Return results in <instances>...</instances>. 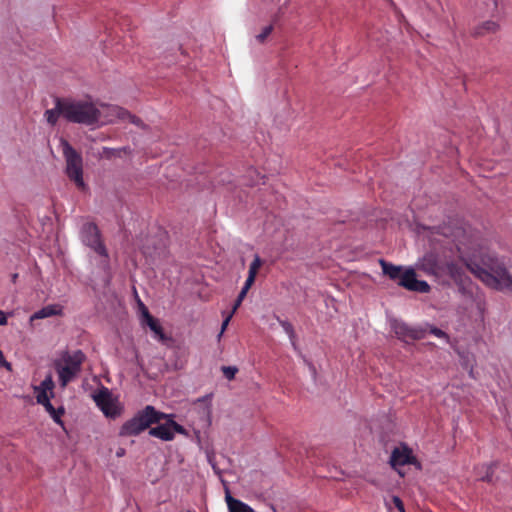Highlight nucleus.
Listing matches in <instances>:
<instances>
[{
    "mask_svg": "<svg viewBox=\"0 0 512 512\" xmlns=\"http://www.w3.org/2000/svg\"><path fill=\"white\" fill-rule=\"evenodd\" d=\"M466 267L488 287L512 292V275L497 257L485 254L479 261H466Z\"/></svg>",
    "mask_w": 512,
    "mask_h": 512,
    "instance_id": "obj_1",
    "label": "nucleus"
},
{
    "mask_svg": "<svg viewBox=\"0 0 512 512\" xmlns=\"http://www.w3.org/2000/svg\"><path fill=\"white\" fill-rule=\"evenodd\" d=\"M63 104L64 98H56L55 99V107L53 109H48L44 113V117L48 124L51 126L56 125L58 118L62 116L64 118L63 112Z\"/></svg>",
    "mask_w": 512,
    "mask_h": 512,
    "instance_id": "obj_16",
    "label": "nucleus"
},
{
    "mask_svg": "<svg viewBox=\"0 0 512 512\" xmlns=\"http://www.w3.org/2000/svg\"><path fill=\"white\" fill-rule=\"evenodd\" d=\"M232 313H230L225 319L224 321L222 322V325H221V331L220 333L218 334V338H220L223 334V332L225 331V329L227 328L228 324H229V321L232 317Z\"/></svg>",
    "mask_w": 512,
    "mask_h": 512,
    "instance_id": "obj_35",
    "label": "nucleus"
},
{
    "mask_svg": "<svg viewBox=\"0 0 512 512\" xmlns=\"http://www.w3.org/2000/svg\"><path fill=\"white\" fill-rule=\"evenodd\" d=\"M255 279H256V275L248 273L247 279H246V281L244 283V286L242 288H244V289L249 291L251 286L254 284Z\"/></svg>",
    "mask_w": 512,
    "mask_h": 512,
    "instance_id": "obj_33",
    "label": "nucleus"
},
{
    "mask_svg": "<svg viewBox=\"0 0 512 512\" xmlns=\"http://www.w3.org/2000/svg\"><path fill=\"white\" fill-rule=\"evenodd\" d=\"M225 500L229 512H254V510L249 505L238 499H235L230 495L229 492H226Z\"/></svg>",
    "mask_w": 512,
    "mask_h": 512,
    "instance_id": "obj_20",
    "label": "nucleus"
},
{
    "mask_svg": "<svg viewBox=\"0 0 512 512\" xmlns=\"http://www.w3.org/2000/svg\"><path fill=\"white\" fill-rule=\"evenodd\" d=\"M17 278V274H14L13 275V280H15Z\"/></svg>",
    "mask_w": 512,
    "mask_h": 512,
    "instance_id": "obj_42",
    "label": "nucleus"
},
{
    "mask_svg": "<svg viewBox=\"0 0 512 512\" xmlns=\"http://www.w3.org/2000/svg\"><path fill=\"white\" fill-rule=\"evenodd\" d=\"M412 459L411 450L407 447L395 448L390 457V464L392 467L396 468L397 466L410 464Z\"/></svg>",
    "mask_w": 512,
    "mask_h": 512,
    "instance_id": "obj_14",
    "label": "nucleus"
},
{
    "mask_svg": "<svg viewBox=\"0 0 512 512\" xmlns=\"http://www.w3.org/2000/svg\"><path fill=\"white\" fill-rule=\"evenodd\" d=\"M391 328L396 337L406 343L423 339L426 335L425 329L421 327H411L407 323L397 319L391 321Z\"/></svg>",
    "mask_w": 512,
    "mask_h": 512,
    "instance_id": "obj_9",
    "label": "nucleus"
},
{
    "mask_svg": "<svg viewBox=\"0 0 512 512\" xmlns=\"http://www.w3.org/2000/svg\"><path fill=\"white\" fill-rule=\"evenodd\" d=\"M64 119L87 126L96 125L102 117L101 110L91 101L64 98Z\"/></svg>",
    "mask_w": 512,
    "mask_h": 512,
    "instance_id": "obj_2",
    "label": "nucleus"
},
{
    "mask_svg": "<svg viewBox=\"0 0 512 512\" xmlns=\"http://www.w3.org/2000/svg\"><path fill=\"white\" fill-rule=\"evenodd\" d=\"M247 293H248V290H246V289L242 288L237 298H238L240 301H243V300H244V298L246 297Z\"/></svg>",
    "mask_w": 512,
    "mask_h": 512,
    "instance_id": "obj_37",
    "label": "nucleus"
},
{
    "mask_svg": "<svg viewBox=\"0 0 512 512\" xmlns=\"http://www.w3.org/2000/svg\"><path fill=\"white\" fill-rule=\"evenodd\" d=\"M99 109L102 112L101 124L125 121V115H128L127 109L117 105L101 104Z\"/></svg>",
    "mask_w": 512,
    "mask_h": 512,
    "instance_id": "obj_12",
    "label": "nucleus"
},
{
    "mask_svg": "<svg viewBox=\"0 0 512 512\" xmlns=\"http://www.w3.org/2000/svg\"><path fill=\"white\" fill-rule=\"evenodd\" d=\"M501 0H484L486 12L490 16H495L498 13L499 3Z\"/></svg>",
    "mask_w": 512,
    "mask_h": 512,
    "instance_id": "obj_24",
    "label": "nucleus"
},
{
    "mask_svg": "<svg viewBox=\"0 0 512 512\" xmlns=\"http://www.w3.org/2000/svg\"><path fill=\"white\" fill-rule=\"evenodd\" d=\"M6 324H7V317L4 314V312L0 310V325L3 326Z\"/></svg>",
    "mask_w": 512,
    "mask_h": 512,
    "instance_id": "obj_36",
    "label": "nucleus"
},
{
    "mask_svg": "<svg viewBox=\"0 0 512 512\" xmlns=\"http://www.w3.org/2000/svg\"><path fill=\"white\" fill-rule=\"evenodd\" d=\"M262 263L263 262H262V259L260 258V256L258 254H255L254 259L249 266L248 273L257 276L258 270L262 266Z\"/></svg>",
    "mask_w": 512,
    "mask_h": 512,
    "instance_id": "obj_27",
    "label": "nucleus"
},
{
    "mask_svg": "<svg viewBox=\"0 0 512 512\" xmlns=\"http://www.w3.org/2000/svg\"><path fill=\"white\" fill-rule=\"evenodd\" d=\"M63 155L66 161V174L75 183L78 189L84 191L87 188L83 179L82 156L66 141L63 142Z\"/></svg>",
    "mask_w": 512,
    "mask_h": 512,
    "instance_id": "obj_5",
    "label": "nucleus"
},
{
    "mask_svg": "<svg viewBox=\"0 0 512 512\" xmlns=\"http://www.w3.org/2000/svg\"><path fill=\"white\" fill-rule=\"evenodd\" d=\"M144 409L151 425L160 423L162 420L167 421L168 419H173L172 414H165L163 412L157 411L151 405H147Z\"/></svg>",
    "mask_w": 512,
    "mask_h": 512,
    "instance_id": "obj_22",
    "label": "nucleus"
},
{
    "mask_svg": "<svg viewBox=\"0 0 512 512\" xmlns=\"http://www.w3.org/2000/svg\"><path fill=\"white\" fill-rule=\"evenodd\" d=\"M392 502L399 512H405L404 504L398 496H393Z\"/></svg>",
    "mask_w": 512,
    "mask_h": 512,
    "instance_id": "obj_32",
    "label": "nucleus"
},
{
    "mask_svg": "<svg viewBox=\"0 0 512 512\" xmlns=\"http://www.w3.org/2000/svg\"><path fill=\"white\" fill-rule=\"evenodd\" d=\"M429 332L432 335H434V336H436L438 338H441V339H445L447 342H449V339H450L449 335L446 332H444L443 330H441V329H439V328H437L435 326H430L429 327Z\"/></svg>",
    "mask_w": 512,
    "mask_h": 512,
    "instance_id": "obj_31",
    "label": "nucleus"
},
{
    "mask_svg": "<svg viewBox=\"0 0 512 512\" xmlns=\"http://www.w3.org/2000/svg\"><path fill=\"white\" fill-rule=\"evenodd\" d=\"M117 149L121 150V155L122 154H131V148L129 146L117 148Z\"/></svg>",
    "mask_w": 512,
    "mask_h": 512,
    "instance_id": "obj_39",
    "label": "nucleus"
},
{
    "mask_svg": "<svg viewBox=\"0 0 512 512\" xmlns=\"http://www.w3.org/2000/svg\"><path fill=\"white\" fill-rule=\"evenodd\" d=\"M277 319H278L280 325L282 326L283 330L288 334L290 340L294 343L296 335H295L293 325L286 320H281L280 318H277Z\"/></svg>",
    "mask_w": 512,
    "mask_h": 512,
    "instance_id": "obj_26",
    "label": "nucleus"
},
{
    "mask_svg": "<svg viewBox=\"0 0 512 512\" xmlns=\"http://www.w3.org/2000/svg\"><path fill=\"white\" fill-rule=\"evenodd\" d=\"M0 367H5L7 370L11 371L12 366L11 363L6 361L3 352L0 350Z\"/></svg>",
    "mask_w": 512,
    "mask_h": 512,
    "instance_id": "obj_34",
    "label": "nucleus"
},
{
    "mask_svg": "<svg viewBox=\"0 0 512 512\" xmlns=\"http://www.w3.org/2000/svg\"><path fill=\"white\" fill-rule=\"evenodd\" d=\"M124 454H125V449H123V448H120V449L116 452V455H117L118 457H121V456H123Z\"/></svg>",
    "mask_w": 512,
    "mask_h": 512,
    "instance_id": "obj_40",
    "label": "nucleus"
},
{
    "mask_svg": "<svg viewBox=\"0 0 512 512\" xmlns=\"http://www.w3.org/2000/svg\"><path fill=\"white\" fill-rule=\"evenodd\" d=\"M398 285L409 291L420 293H428L430 291V285L424 280H418L413 268L404 270L400 281H398Z\"/></svg>",
    "mask_w": 512,
    "mask_h": 512,
    "instance_id": "obj_11",
    "label": "nucleus"
},
{
    "mask_svg": "<svg viewBox=\"0 0 512 512\" xmlns=\"http://www.w3.org/2000/svg\"><path fill=\"white\" fill-rule=\"evenodd\" d=\"M271 509L273 510V512H276V509L274 506H271Z\"/></svg>",
    "mask_w": 512,
    "mask_h": 512,
    "instance_id": "obj_41",
    "label": "nucleus"
},
{
    "mask_svg": "<svg viewBox=\"0 0 512 512\" xmlns=\"http://www.w3.org/2000/svg\"><path fill=\"white\" fill-rule=\"evenodd\" d=\"M62 314V307L58 304H50L47 305L40 310L36 311L31 315L30 321H34L36 319H44L51 316H57Z\"/></svg>",
    "mask_w": 512,
    "mask_h": 512,
    "instance_id": "obj_18",
    "label": "nucleus"
},
{
    "mask_svg": "<svg viewBox=\"0 0 512 512\" xmlns=\"http://www.w3.org/2000/svg\"><path fill=\"white\" fill-rule=\"evenodd\" d=\"M85 359V354L81 350H76L73 353L64 352L61 359L55 362V369L62 387L78 376Z\"/></svg>",
    "mask_w": 512,
    "mask_h": 512,
    "instance_id": "obj_3",
    "label": "nucleus"
},
{
    "mask_svg": "<svg viewBox=\"0 0 512 512\" xmlns=\"http://www.w3.org/2000/svg\"><path fill=\"white\" fill-rule=\"evenodd\" d=\"M94 401L106 417L115 419L122 413L119 403L113 399L110 391L104 388L94 395Z\"/></svg>",
    "mask_w": 512,
    "mask_h": 512,
    "instance_id": "obj_7",
    "label": "nucleus"
},
{
    "mask_svg": "<svg viewBox=\"0 0 512 512\" xmlns=\"http://www.w3.org/2000/svg\"><path fill=\"white\" fill-rule=\"evenodd\" d=\"M175 433L187 435L186 429L173 419H168L164 424L149 429V435L163 441H172Z\"/></svg>",
    "mask_w": 512,
    "mask_h": 512,
    "instance_id": "obj_10",
    "label": "nucleus"
},
{
    "mask_svg": "<svg viewBox=\"0 0 512 512\" xmlns=\"http://www.w3.org/2000/svg\"><path fill=\"white\" fill-rule=\"evenodd\" d=\"M273 31V25H268L263 28L262 32L256 35V40L259 43H264L266 38L272 33Z\"/></svg>",
    "mask_w": 512,
    "mask_h": 512,
    "instance_id": "obj_30",
    "label": "nucleus"
},
{
    "mask_svg": "<svg viewBox=\"0 0 512 512\" xmlns=\"http://www.w3.org/2000/svg\"><path fill=\"white\" fill-rule=\"evenodd\" d=\"M142 307V316L143 321L147 324V326L155 333V336L158 338L159 341H165L166 336L163 332V329L161 325L159 324L158 320L155 319L148 311V309L141 304Z\"/></svg>",
    "mask_w": 512,
    "mask_h": 512,
    "instance_id": "obj_15",
    "label": "nucleus"
},
{
    "mask_svg": "<svg viewBox=\"0 0 512 512\" xmlns=\"http://www.w3.org/2000/svg\"><path fill=\"white\" fill-rule=\"evenodd\" d=\"M54 386L52 376L47 375L40 385L34 388L36 392V400L37 403L44 406L46 412L51 416L55 423L63 425L61 417L65 412L64 407L59 406L58 408H55L50 402V398L54 396Z\"/></svg>",
    "mask_w": 512,
    "mask_h": 512,
    "instance_id": "obj_4",
    "label": "nucleus"
},
{
    "mask_svg": "<svg viewBox=\"0 0 512 512\" xmlns=\"http://www.w3.org/2000/svg\"><path fill=\"white\" fill-rule=\"evenodd\" d=\"M499 24L494 20H488L476 26L473 30V35L484 36L487 34L495 33L499 30Z\"/></svg>",
    "mask_w": 512,
    "mask_h": 512,
    "instance_id": "obj_21",
    "label": "nucleus"
},
{
    "mask_svg": "<svg viewBox=\"0 0 512 512\" xmlns=\"http://www.w3.org/2000/svg\"><path fill=\"white\" fill-rule=\"evenodd\" d=\"M496 464L491 463L489 465L482 466V469H485V473L479 472V477L482 481L486 482H492L493 481V474L495 470Z\"/></svg>",
    "mask_w": 512,
    "mask_h": 512,
    "instance_id": "obj_23",
    "label": "nucleus"
},
{
    "mask_svg": "<svg viewBox=\"0 0 512 512\" xmlns=\"http://www.w3.org/2000/svg\"><path fill=\"white\" fill-rule=\"evenodd\" d=\"M443 275H448L454 281H461L463 269L454 261L443 262Z\"/></svg>",
    "mask_w": 512,
    "mask_h": 512,
    "instance_id": "obj_19",
    "label": "nucleus"
},
{
    "mask_svg": "<svg viewBox=\"0 0 512 512\" xmlns=\"http://www.w3.org/2000/svg\"><path fill=\"white\" fill-rule=\"evenodd\" d=\"M242 301H240L238 298L236 299L234 305H233V308H232V311L231 313L234 314L235 311L239 308V306L241 305Z\"/></svg>",
    "mask_w": 512,
    "mask_h": 512,
    "instance_id": "obj_38",
    "label": "nucleus"
},
{
    "mask_svg": "<svg viewBox=\"0 0 512 512\" xmlns=\"http://www.w3.org/2000/svg\"><path fill=\"white\" fill-rule=\"evenodd\" d=\"M420 269L427 274L443 276V262L434 253L426 254L420 262Z\"/></svg>",
    "mask_w": 512,
    "mask_h": 512,
    "instance_id": "obj_13",
    "label": "nucleus"
},
{
    "mask_svg": "<svg viewBox=\"0 0 512 512\" xmlns=\"http://www.w3.org/2000/svg\"><path fill=\"white\" fill-rule=\"evenodd\" d=\"M126 120L143 130L149 129L148 125H146L138 116L130 113L129 111H128V115H125V121Z\"/></svg>",
    "mask_w": 512,
    "mask_h": 512,
    "instance_id": "obj_25",
    "label": "nucleus"
},
{
    "mask_svg": "<svg viewBox=\"0 0 512 512\" xmlns=\"http://www.w3.org/2000/svg\"><path fill=\"white\" fill-rule=\"evenodd\" d=\"M150 426V421L146 415L145 409H143L121 426L119 435L122 437L137 436L147 428H150Z\"/></svg>",
    "mask_w": 512,
    "mask_h": 512,
    "instance_id": "obj_8",
    "label": "nucleus"
},
{
    "mask_svg": "<svg viewBox=\"0 0 512 512\" xmlns=\"http://www.w3.org/2000/svg\"><path fill=\"white\" fill-rule=\"evenodd\" d=\"M221 370L225 378L228 380H233L238 372V368L236 366H222Z\"/></svg>",
    "mask_w": 512,
    "mask_h": 512,
    "instance_id": "obj_29",
    "label": "nucleus"
},
{
    "mask_svg": "<svg viewBox=\"0 0 512 512\" xmlns=\"http://www.w3.org/2000/svg\"><path fill=\"white\" fill-rule=\"evenodd\" d=\"M101 156L107 159H111L113 157H121V150H118L117 148L103 147Z\"/></svg>",
    "mask_w": 512,
    "mask_h": 512,
    "instance_id": "obj_28",
    "label": "nucleus"
},
{
    "mask_svg": "<svg viewBox=\"0 0 512 512\" xmlns=\"http://www.w3.org/2000/svg\"><path fill=\"white\" fill-rule=\"evenodd\" d=\"M379 264L384 275L388 276L391 280L400 281L402 274L404 273L402 266H396L384 259H379Z\"/></svg>",
    "mask_w": 512,
    "mask_h": 512,
    "instance_id": "obj_17",
    "label": "nucleus"
},
{
    "mask_svg": "<svg viewBox=\"0 0 512 512\" xmlns=\"http://www.w3.org/2000/svg\"><path fill=\"white\" fill-rule=\"evenodd\" d=\"M80 237L82 242L93 251L104 258L103 266H108L109 254L101 239L100 231L95 223L87 222L83 224Z\"/></svg>",
    "mask_w": 512,
    "mask_h": 512,
    "instance_id": "obj_6",
    "label": "nucleus"
}]
</instances>
